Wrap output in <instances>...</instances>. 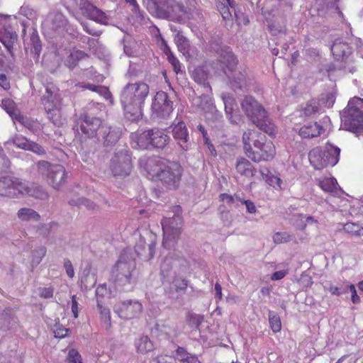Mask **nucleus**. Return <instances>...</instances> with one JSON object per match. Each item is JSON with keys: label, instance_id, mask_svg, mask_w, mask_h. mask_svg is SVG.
Segmentation results:
<instances>
[{"label": "nucleus", "instance_id": "20e7f679", "mask_svg": "<svg viewBox=\"0 0 363 363\" xmlns=\"http://www.w3.org/2000/svg\"><path fill=\"white\" fill-rule=\"evenodd\" d=\"M241 107L247 117L261 130L269 135L275 133V126L266 111L252 96H246L241 102Z\"/></svg>", "mask_w": 363, "mask_h": 363}, {"label": "nucleus", "instance_id": "0eeeda50", "mask_svg": "<svg viewBox=\"0 0 363 363\" xmlns=\"http://www.w3.org/2000/svg\"><path fill=\"white\" fill-rule=\"evenodd\" d=\"M38 192L27 186L19 179L9 176L0 178V195L7 197H17L20 194H28L35 197L46 196L42 188L37 187Z\"/></svg>", "mask_w": 363, "mask_h": 363}, {"label": "nucleus", "instance_id": "052dcab7", "mask_svg": "<svg viewBox=\"0 0 363 363\" xmlns=\"http://www.w3.org/2000/svg\"><path fill=\"white\" fill-rule=\"evenodd\" d=\"M79 205L81 206H84L88 210H95L96 208H97L96 205L94 204V202L86 199H82L80 200Z\"/></svg>", "mask_w": 363, "mask_h": 363}, {"label": "nucleus", "instance_id": "338daca9", "mask_svg": "<svg viewBox=\"0 0 363 363\" xmlns=\"http://www.w3.org/2000/svg\"><path fill=\"white\" fill-rule=\"evenodd\" d=\"M287 274L286 271H277L271 277L272 280L282 279Z\"/></svg>", "mask_w": 363, "mask_h": 363}, {"label": "nucleus", "instance_id": "f03ea898", "mask_svg": "<svg viewBox=\"0 0 363 363\" xmlns=\"http://www.w3.org/2000/svg\"><path fill=\"white\" fill-rule=\"evenodd\" d=\"M145 170L152 180L160 181L168 189H176L182 174V168L178 162L160 157L148 158Z\"/></svg>", "mask_w": 363, "mask_h": 363}, {"label": "nucleus", "instance_id": "9b49d317", "mask_svg": "<svg viewBox=\"0 0 363 363\" xmlns=\"http://www.w3.org/2000/svg\"><path fill=\"white\" fill-rule=\"evenodd\" d=\"M163 230L162 245L166 248L174 247L181 234L182 220L178 216L164 218L162 221Z\"/></svg>", "mask_w": 363, "mask_h": 363}, {"label": "nucleus", "instance_id": "f257e3e1", "mask_svg": "<svg viewBox=\"0 0 363 363\" xmlns=\"http://www.w3.org/2000/svg\"><path fill=\"white\" fill-rule=\"evenodd\" d=\"M149 92V85L142 81L128 83L123 87L120 102L126 119L138 122L143 118V107Z\"/></svg>", "mask_w": 363, "mask_h": 363}, {"label": "nucleus", "instance_id": "8fccbe9b", "mask_svg": "<svg viewBox=\"0 0 363 363\" xmlns=\"http://www.w3.org/2000/svg\"><path fill=\"white\" fill-rule=\"evenodd\" d=\"M69 329L64 328L61 325H56L54 329L55 337L57 338H63L68 335Z\"/></svg>", "mask_w": 363, "mask_h": 363}, {"label": "nucleus", "instance_id": "bf43d9fd", "mask_svg": "<svg viewBox=\"0 0 363 363\" xmlns=\"http://www.w3.org/2000/svg\"><path fill=\"white\" fill-rule=\"evenodd\" d=\"M40 296L44 298H50L53 296V289L51 287H45L40 289Z\"/></svg>", "mask_w": 363, "mask_h": 363}, {"label": "nucleus", "instance_id": "c756f323", "mask_svg": "<svg viewBox=\"0 0 363 363\" xmlns=\"http://www.w3.org/2000/svg\"><path fill=\"white\" fill-rule=\"evenodd\" d=\"M216 7L225 21L232 19V13L230 9L234 10V0H218L216 2Z\"/></svg>", "mask_w": 363, "mask_h": 363}, {"label": "nucleus", "instance_id": "e2e57ef3", "mask_svg": "<svg viewBox=\"0 0 363 363\" xmlns=\"http://www.w3.org/2000/svg\"><path fill=\"white\" fill-rule=\"evenodd\" d=\"M220 200L223 202H225L228 205H231L234 203L235 197L232 195L223 193L219 196Z\"/></svg>", "mask_w": 363, "mask_h": 363}, {"label": "nucleus", "instance_id": "b1692460", "mask_svg": "<svg viewBox=\"0 0 363 363\" xmlns=\"http://www.w3.org/2000/svg\"><path fill=\"white\" fill-rule=\"evenodd\" d=\"M323 130L321 125L317 122H311L301 126L298 130V134L301 138L312 139L319 137Z\"/></svg>", "mask_w": 363, "mask_h": 363}, {"label": "nucleus", "instance_id": "2eb2a0df", "mask_svg": "<svg viewBox=\"0 0 363 363\" xmlns=\"http://www.w3.org/2000/svg\"><path fill=\"white\" fill-rule=\"evenodd\" d=\"M238 65V60L235 54L228 48L222 49L218 60V68H220L225 74L230 78Z\"/></svg>", "mask_w": 363, "mask_h": 363}, {"label": "nucleus", "instance_id": "c03bdc74", "mask_svg": "<svg viewBox=\"0 0 363 363\" xmlns=\"http://www.w3.org/2000/svg\"><path fill=\"white\" fill-rule=\"evenodd\" d=\"M273 240L276 244L286 243L291 240V235L286 233H276L273 235Z\"/></svg>", "mask_w": 363, "mask_h": 363}, {"label": "nucleus", "instance_id": "c85d7f7f", "mask_svg": "<svg viewBox=\"0 0 363 363\" xmlns=\"http://www.w3.org/2000/svg\"><path fill=\"white\" fill-rule=\"evenodd\" d=\"M106 291V286L105 284L101 285L97 287L96 290V296L97 298V307L99 309V312L100 314L101 319L104 321L106 323L111 325V313L110 310L108 308L104 307L102 304L100 303L99 300V293L104 292Z\"/></svg>", "mask_w": 363, "mask_h": 363}, {"label": "nucleus", "instance_id": "58836bf2", "mask_svg": "<svg viewBox=\"0 0 363 363\" xmlns=\"http://www.w3.org/2000/svg\"><path fill=\"white\" fill-rule=\"evenodd\" d=\"M30 143V140L21 135H17L13 138V145L16 147L24 150H28Z\"/></svg>", "mask_w": 363, "mask_h": 363}, {"label": "nucleus", "instance_id": "f8f14e48", "mask_svg": "<svg viewBox=\"0 0 363 363\" xmlns=\"http://www.w3.org/2000/svg\"><path fill=\"white\" fill-rule=\"evenodd\" d=\"M146 8L154 16L170 19L175 13L176 4L172 0H146Z\"/></svg>", "mask_w": 363, "mask_h": 363}, {"label": "nucleus", "instance_id": "13d9d810", "mask_svg": "<svg viewBox=\"0 0 363 363\" xmlns=\"http://www.w3.org/2000/svg\"><path fill=\"white\" fill-rule=\"evenodd\" d=\"M157 45L164 53L169 52L170 48L168 46L166 40L162 38L161 35H159L157 40Z\"/></svg>", "mask_w": 363, "mask_h": 363}, {"label": "nucleus", "instance_id": "f3484780", "mask_svg": "<svg viewBox=\"0 0 363 363\" xmlns=\"http://www.w3.org/2000/svg\"><path fill=\"white\" fill-rule=\"evenodd\" d=\"M172 133L174 139L182 150H186L189 146V135L186 124L183 121L172 125Z\"/></svg>", "mask_w": 363, "mask_h": 363}, {"label": "nucleus", "instance_id": "c9c22d12", "mask_svg": "<svg viewBox=\"0 0 363 363\" xmlns=\"http://www.w3.org/2000/svg\"><path fill=\"white\" fill-rule=\"evenodd\" d=\"M269 323L271 330L274 333H279L281 330V322L279 316L274 313L270 312L269 314Z\"/></svg>", "mask_w": 363, "mask_h": 363}, {"label": "nucleus", "instance_id": "ddd939ff", "mask_svg": "<svg viewBox=\"0 0 363 363\" xmlns=\"http://www.w3.org/2000/svg\"><path fill=\"white\" fill-rule=\"evenodd\" d=\"M152 115L159 118H167L173 112V102L168 94L159 91L156 93L151 105Z\"/></svg>", "mask_w": 363, "mask_h": 363}, {"label": "nucleus", "instance_id": "a878e982", "mask_svg": "<svg viewBox=\"0 0 363 363\" xmlns=\"http://www.w3.org/2000/svg\"><path fill=\"white\" fill-rule=\"evenodd\" d=\"M17 40V34L14 30L10 26L0 25V41L11 52L13 49V44Z\"/></svg>", "mask_w": 363, "mask_h": 363}, {"label": "nucleus", "instance_id": "393cba45", "mask_svg": "<svg viewBox=\"0 0 363 363\" xmlns=\"http://www.w3.org/2000/svg\"><path fill=\"white\" fill-rule=\"evenodd\" d=\"M135 262L133 260L124 262L120 259L116 264V268L119 272L118 274V279H124L125 282L130 283L132 272L135 270Z\"/></svg>", "mask_w": 363, "mask_h": 363}, {"label": "nucleus", "instance_id": "9d476101", "mask_svg": "<svg viewBox=\"0 0 363 363\" xmlns=\"http://www.w3.org/2000/svg\"><path fill=\"white\" fill-rule=\"evenodd\" d=\"M109 169L114 177H125L133 169L131 156L126 150L114 153L111 159Z\"/></svg>", "mask_w": 363, "mask_h": 363}, {"label": "nucleus", "instance_id": "ea45409f", "mask_svg": "<svg viewBox=\"0 0 363 363\" xmlns=\"http://www.w3.org/2000/svg\"><path fill=\"white\" fill-rule=\"evenodd\" d=\"M188 280L181 277H174L172 281L174 290L177 292L186 291L188 287Z\"/></svg>", "mask_w": 363, "mask_h": 363}, {"label": "nucleus", "instance_id": "1a4fd4ad", "mask_svg": "<svg viewBox=\"0 0 363 363\" xmlns=\"http://www.w3.org/2000/svg\"><path fill=\"white\" fill-rule=\"evenodd\" d=\"M37 166L40 174L46 177L48 183L54 189H59L66 183L67 174L63 165L40 161Z\"/></svg>", "mask_w": 363, "mask_h": 363}, {"label": "nucleus", "instance_id": "72a5a7b5", "mask_svg": "<svg viewBox=\"0 0 363 363\" xmlns=\"http://www.w3.org/2000/svg\"><path fill=\"white\" fill-rule=\"evenodd\" d=\"M230 84L234 88L242 89L247 86V72L245 70L239 72L230 79Z\"/></svg>", "mask_w": 363, "mask_h": 363}, {"label": "nucleus", "instance_id": "de8ad7c7", "mask_svg": "<svg viewBox=\"0 0 363 363\" xmlns=\"http://www.w3.org/2000/svg\"><path fill=\"white\" fill-rule=\"evenodd\" d=\"M85 57H87V55L84 51L77 50L70 54L69 59L72 60V66L74 67Z\"/></svg>", "mask_w": 363, "mask_h": 363}, {"label": "nucleus", "instance_id": "412c9836", "mask_svg": "<svg viewBox=\"0 0 363 363\" xmlns=\"http://www.w3.org/2000/svg\"><path fill=\"white\" fill-rule=\"evenodd\" d=\"M235 170L238 174L247 179L253 178L257 173V169L252 162L243 157L237 159Z\"/></svg>", "mask_w": 363, "mask_h": 363}, {"label": "nucleus", "instance_id": "dca6fc26", "mask_svg": "<svg viewBox=\"0 0 363 363\" xmlns=\"http://www.w3.org/2000/svg\"><path fill=\"white\" fill-rule=\"evenodd\" d=\"M101 126L102 121L100 118L92 117L88 113H85L80 124V130L88 138H94L97 135V132Z\"/></svg>", "mask_w": 363, "mask_h": 363}, {"label": "nucleus", "instance_id": "4be33fe9", "mask_svg": "<svg viewBox=\"0 0 363 363\" xmlns=\"http://www.w3.org/2000/svg\"><path fill=\"white\" fill-rule=\"evenodd\" d=\"M222 99L225 104V111L228 118L233 124L239 123L242 117L238 113L235 99L228 95L223 96Z\"/></svg>", "mask_w": 363, "mask_h": 363}, {"label": "nucleus", "instance_id": "6e6d98bb", "mask_svg": "<svg viewBox=\"0 0 363 363\" xmlns=\"http://www.w3.org/2000/svg\"><path fill=\"white\" fill-rule=\"evenodd\" d=\"M348 289L352 294L351 301L353 303L357 304L360 303V298L357 294L356 288L354 284H350L348 286Z\"/></svg>", "mask_w": 363, "mask_h": 363}, {"label": "nucleus", "instance_id": "bb28decb", "mask_svg": "<svg viewBox=\"0 0 363 363\" xmlns=\"http://www.w3.org/2000/svg\"><path fill=\"white\" fill-rule=\"evenodd\" d=\"M175 359L180 363H201L196 354L189 352L181 346L175 350Z\"/></svg>", "mask_w": 363, "mask_h": 363}, {"label": "nucleus", "instance_id": "79ce46f5", "mask_svg": "<svg viewBox=\"0 0 363 363\" xmlns=\"http://www.w3.org/2000/svg\"><path fill=\"white\" fill-rule=\"evenodd\" d=\"M95 92L103 96L106 101H108L111 104H113V95L107 86L98 85Z\"/></svg>", "mask_w": 363, "mask_h": 363}, {"label": "nucleus", "instance_id": "603ef678", "mask_svg": "<svg viewBox=\"0 0 363 363\" xmlns=\"http://www.w3.org/2000/svg\"><path fill=\"white\" fill-rule=\"evenodd\" d=\"M235 21L239 26H246L250 23L248 17L242 13L235 12Z\"/></svg>", "mask_w": 363, "mask_h": 363}, {"label": "nucleus", "instance_id": "e433bc0d", "mask_svg": "<svg viewBox=\"0 0 363 363\" xmlns=\"http://www.w3.org/2000/svg\"><path fill=\"white\" fill-rule=\"evenodd\" d=\"M337 181L334 178H325L320 181L319 186L325 191L333 192L336 189Z\"/></svg>", "mask_w": 363, "mask_h": 363}, {"label": "nucleus", "instance_id": "7c9ffc66", "mask_svg": "<svg viewBox=\"0 0 363 363\" xmlns=\"http://www.w3.org/2000/svg\"><path fill=\"white\" fill-rule=\"evenodd\" d=\"M135 345L138 352L141 354H146L155 350V346L147 335H143L138 338L135 342Z\"/></svg>", "mask_w": 363, "mask_h": 363}, {"label": "nucleus", "instance_id": "a19ab883", "mask_svg": "<svg viewBox=\"0 0 363 363\" xmlns=\"http://www.w3.org/2000/svg\"><path fill=\"white\" fill-rule=\"evenodd\" d=\"M175 43L177 45L179 50L184 53L188 52L189 43L188 40L182 35L177 34L174 38Z\"/></svg>", "mask_w": 363, "mask_h": 363}, {"label": "nucleus", "instance_id": "0e129e2a", "mask_svg": "<svg viewBox=\"0 0 363 363\" xmlns=\"http://www.w3.org/2000/svg\"><path fill=\"white\" fill-rule=\"evenodd\" d=\"M65 268L66 269L67 274L69 277L72 278L74 275V271L73 266L69 260H65Z\"/></svg>", "mask_w": 363, "mask_h": 363}, {"label": "nucleus", "instance_id": "4468645a", "mask_svg": "<svg viewBox=\"0 0 363 363\" xmlns=\"http://www.w3.org/2000/svg\"><path fill=\"white\" fill-rule=\"evenodd\" d=\"M143 309L142 303L133 299L119 301L113 307L114 312L124 320L138 318L142 313Z\"/></svg>", "mask_w": 363, "mask_h": 363}, {"label": "nucleus", "instance_id": "37998d69", "mask_svg": "<svg viewBox=\"0 0 363 363\" xmlns=\"http://www.w3.org/2000/svg\"><path fill=\"white\" fill-rule=\"evenodd\" d=\"M67 361L69 363H82V358L76 349L72 348L68 352Z\"/></svg>", "mask_w": 363, "mask_h": 363}, {"label": "nucleus", "instance_id": "4d7b16f0", "mask_svg": "<svg viewBox=\"0 0 363 363\" xmlns=\"http://www.w3.org/2000/svg\"><path fill=\"white\" fill-rule=\"evenodd\" d=\"M0 86L6 91L9 90L11 88L9 79L3 73H0Z\"/></svg>", "mask_w": 363, "mask_h": 363}, {"label": "nucleus", "instance_id": "09e8293b", "mask_svg": "<svg viewBox=\"0 0 363 363\" xmlns=\"http://www.w3.org/2000/svg\"><path fill=\"white\" fill-rule=\"evenodd\" d=\"M27 150L31 151L38 155H44L45 154V149L41 145L33 141H30Z\"/></svg>", "mask_w": 363, "mask_h": 363}, {"label": "nucleus", "instance_id": "2f4dec72", "mask_svg": "<svg viewBox=\"0 0 363 363\" xmlns=\"http://www.w3.org/2000/svg\"><path fill=\"white\" fill-rule=\"evenodd\" d=\"M2 108L13 120L16 121L18 115H21V112L17 108L16 103L11 99H4L1 101Z\"/></svg>", "mask_w": 363, "mask_h": 363}, {"label": "nucleus", "instance_id": "4c0bfd02", "mask_svg": "<svg viewBox=\"0 0 363 363\" xmlns=\"http://www.w3.org/2000/svg\"><path fill=\"white\" fill-rule=\"evenodd\" d=\"M343 230L350 234L360 236L363 235V228H360L359 225L354 223H347Z\"/></svg>", "mask_w": 363, "mask_h": 363}, {"label": "nucleus", "instance_id": "473e14b6", "mask_svg": "<svg viewBox=\"0 0 363 363\" xmlns=\"http://www.w3.org/2000/svg\"><path fill=\"white\" fill-rule=\"evenodd\" d=\"M18 217L21 220H39L40 215L34 210L28 208H22L17 213Z\"/></svg>", "mask_w": 363, "mask_h": 363}, {"label": "nucleus", "instance_id": "423d86ee", "mask_svg": "<svg viewBox=\"0 0 363 363\" xmlns=\"http://www.w3.org/2000/svg\"><path fill=\"white\" fill-rule=\"evenodd\" d=\"M340 149L328 143L324 150L315 147L308 152V160L315 169L335 165L340 159Z\"/></svg>", "mask_w": 363, "mask_h": 363}, {"label": "nucleus", "instance_id": "a211bd4d", "mask_svg": "<svg viewBox=\"0 0 363 363\" xmlns=\"http://www.w3.org/2000/svg\"><path fill=\"white\" fill-rule=\"evenodd\" d=\"M150 237L149 242H146L145 239L140 236L135 246V251L138 256L145 260L152 259L155 252L156 242L152 235Z\"/></svg>", "mask_w": 363, "mask_h": 363}, {"label": "nucleus", "instance_id": "a18cd8bd", "mask_svg": "<svg viewBox=\"0 0 363 363\" xmlns=\"http://www.w3.org/2000/svg\"><path fill=\"white\" fill-rule=\"evenodd\" d=\"M164 54L167 55L169 62L172 65L174 71L176 73H178L181 70V64L179 61L171 50H169V52H166Z\"/></svg>", "mask_w": 363, "mask_h": 363}, {"label": "nucleus", "instance_id": "7ed1b4c3", "mask_svg": "<svg viewBox=\"0 0 363 363\" xmlns=\"http://www.w3.org/2000/svg\"><path fill=\"white\" fill-rule=\"evenodd\" d=\"M243 149L245 155L254 162L271 161L276 155L274 143L255 130H247L242 134Z\"/></svg>", "mask_w": 363, "mask_h": 363}, {"label": "nucleus", "instance_id": "6e6552de", "mask_svg": "<svg viewBox=\"0 0 363 363\" xmlns=\"http://www.w3.org/2000/svg\"><path fill=\"white\" fill-rule=\"evenodd\" d=\"M345 126L352 132L363 128V99L353 97L345 109L343 115Z\"/></svg>", "mask_w": 363, "mask_h": 363}, {"label": "nucleus", "instance_id": "6ab92c4d", "mask_svg": "<svg viewBox=\"0 0 363 363\" xmlns=\"http://www.w3.org/2000/svg\"><path fill=\"white\" fill-rule=\"evenodd\" d=\"M150 129L138 130L130 135L133 148L147 150L150 148Z\"/></svg>", "mask_w": 363, "mask_h": 363}, {"label": "nucleus", "instance_id": "f704fd0d", "mask_svg": "<svg viewBox=\"0 0 363 363\" xmlns=\"http://www.w3.org/2000/svg\"><path fill=\"white\" fill-rule=\"evenodd\" d=\"M320 111V105L318 101L314 99L309 101L306 106L302 108L301 113L306 117H311Z\"/></svg>", "mask_w": 363, "mask_h": 363}, {"label": "nucleus", "instance_id": "5701e85b", "mask_svg": "<svg viewBox=\"0 0 363 363\" xmlns=\"http://www.w3.org/2000/svg\"><path fill=\"white\" fill-rule=\"evenodd\" d=\"M150 148L163 149L169 142V136L158 128L150 129Z\"/></svg>", "mask_w": 363, "mask_h": 363}, {"label": "nucleus", "instance_id": "774afa93", "mask_svg": "<svg viewBox=\"0 0 363 363\" xmlns=\"http://www.w3.org/2000/svg\"><path fill=\"white\" fill-rule=\"evenodd\" d=\"M215 291H216V297L218 300L220 301L223 298L222 287H221L220 284L218 282L216 283V284H215Z\"/></svg>", "mask_w": 363, "mask_h": 363}, {"label": "nucleus", "instance_id": "aec40b11", "mask_svg": "<svg viewBox=\"0 0 363 363\" xmlns=\"http://www.w3.org/2000/svg\"><path fill=\"white\" fill-rule=\"evenodd\" d=\"M81 10L83 15L87 18L101 24L107 23L108 18L105 13L92 4L88 2L82 4Z\"/></svg>", "mask_w": 363, "mask_h": 363}, {"label": "nucleus", "instance_id": "69168bd1", "mask_svg": "<svg viewBox=\"0 0 363 363\" xmlns=\"http://www.w3.org/2000/svg\"><path fill=\"white\" fill-rule=\"evenodd\" d=\"M97 86L98 85H94L92 84H85V83H78L76 84V86H77L82 89H89L94 92H95Z\"/></svg>", "mask_w": 363, "mask_h": 363}, {"label": "nucleus", "instance_id": "49530a36", "mask_svg": "<svg viewBox=\"0 0 363 363\" xmlns=\"http://www.w3.org/2000/svg\"><path fill=\"white\" fill-rule=\"evenodd\" d=\"M81 25L83 28V30L89 35L94 36H99L102 33L101 30L96 28L92 24L89 23L82 22L81 23Z\"/></svg>", "mask_w": 363, "mask_h": 363}, {"label": "nucleus", "instance_id": "3c124183", "mask_svg": "<svg viewBox=\"0 0 363 363\" xmlns=\"http://www.w3.org/2000/svg\"><path fill=\"white\" fill-rule=\"evenodd\" d=\"M235 198L239 201H240L242 203L245 205L247 212H248L249 213H256L257 209H256L255 203L252 201H251L250 200L242 199L240 197H238V196H235Z\"/></svg>", "mask_w": 363, "mask_h": 363}, {"label": "nucleus", "instance_id": "680f3d73", "mask_svg": "<svg viewBox=\"0 0 363 363\" xmlns=\"http://www.w3.org/2000/svg\"><path fill=\"white\" fill-rule=\"evenodd\" d=\"M72 312L74 318H78L79 315V304L76 300V296L74 295L72 296V306H71Z\"/></svg>", "mask_w": 363, "mask_h": 363}, {"label": "nucleus", "instance_id": "cd10ccee", "mask_svg": "<svg viewBox=\"0 0 363 363\" xmlns=\"http://www.w3.org/2000/svg\"><path fill=\"white\" fill-rule=\"evenodd\" d=\"M262 179L276 190H282V180L275 175L267 167H262L259 169Z\"/></svg>", "mask_w": 363, "mask_h": 363}, {"label": "nucleus", "instance_id": "5fc2aeb1", "mask_svg": "<svg viewBox=\"0 0 363 363\" xmlns=\"http://www.w3.org/2000/svg\"><path fill=\"white\" fill-rule=\"evenodd\" d=\"M16 121L22 124L23 126L30 129L33 126V122L23 114L18 115Z\"/></svg>", "mask_w": 363, "mask_h": 363}, {"label": "nucleus", "instance_id": "864d4df0", "mask_svg": "<svg viewBox=\"0 0 363 363\" xmlns=\"http://www.w3.org/2000/svg\"><path fill=\"white\" fill-rule=\"evenodd\" d=\"M335 100V96L331 93L327 94L322 98L323 104L328 108H330L333 106Z\"/></svg>", "mask_w": 363, "mask_h": 363}, {"label": "nucleus", "instance_id": "39448f33", "mask_svg": "<svg viewBox=\"0 0 363 363\" xmlns=\"http://www.w3.org/2000/svg\"><path fill=\"white\" fill-rule=\"evenodd\" d=\"M41 102L52 123L57 126L61 125L62 98L59 88L53 83H48L45 85V94L41 97Z\"/></svg>", "mask_w": 363, "mask_h": 363}]
</instances>
